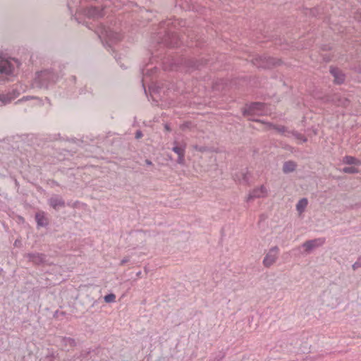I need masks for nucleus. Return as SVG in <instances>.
Listing matches in <instances>:
<instances>
[{
  "instance_id": "24",
  "label": "nucleus",
  "mask_w": 361,
  "mask_h": 361,
  "mask_svg": "<svg viewBox=\"0 0 361 361\" xmlns=\"http://www.w3.org/2000/svg\"><path fill=\"white\" fill-rule=\"evenodd\" d=\"M142 136V133H141V132H140V131H137V132L136 133V137H137V138H140Z\"/></svg>"
},
{
  "instance_id": "9",
  "label": "nucleus",
  "mask_w": 361,
  "mask_h": 361,
  "mask_svg": "<svg viewBox=\"0 0 361 361\" xmlns=\"http://www.w3.org/2000/svg\"><path fill=\"white\" fill-rule=\"evenodd\" d=\"M173 151L178 155V162L182 164L184 160L185 149L182 147L176 146L173 148Z\"/></svg>"
},
{
  "instance_id": "19",
  "label": "nucleus",
  "mask_w": 361,
  "mask_h": 361,
  "mask_svg": "<svg viewBox=\"0 0 361 361\" xmlns=\"http://www.w3.org/2000/svg\"><path fill=\"white\" fill-rule=\"evenodd\" d=\"M270 128H273L276 130L277 132L281 133L282 134H285L287 131L286 130L285 127L281 126V127H276L275 126H270Z\"/></svg>"
},
{
  "instance_id": "26",
  "label": "nucleus",
  "mask_w": 361,
  "mask_h": 361,
  "mask_svg": "<svg viewBox=\"0 0 361 361\" xmlns=\"http://www.w3.org/2000/svg\"><path fill=\"white\" fill-rule=\"evenodd\" d=\"M90 353V350L87 351V353L85 355H83V354H81V357H85Z\"/></svg>"
},
{
  "instance_id": "20",
  "label": "nucleus",
  "mask_w": 361,
  "mask_h": 361,
  "mask_svg": "<svg viewBox=\"0 0 361 361\" xmlns=\"http://www.w3.org/2000/svg\"><path fill=\"white\" fill-rule=\"evenodd\" d=\"M295 138L298 140V142H306L307 139L302 135L294 134Z\"/></svg>"
},
{
  "instance_id": "25",
  "label": "nucleus",
  "mask_w": 361,
  "mask_h": 361,
  "mask_svg": "<svg viewBox=\"0 0 361 361\" xmlns=\"http://www.w3.org/2000/svg\"><path fill=\"white\" fill-rule=\"evenodd\" d=\"M262 105L261 104H254V106L255 108H259V107H261Z\"/></svg>"
},
{
  "instance_id": "3",
  "label": "nucleus",
  "mask_w": 361,
  "mask_h": 361,
  "mask_svg": "<svg viewBox=\"0 0 361 361\" xmlns=\"http://www.w3.org/2000/svg\"><path fill=\"white\" fill-rule=\"evenodd\" d=\"M27 261L35 265H40L46 262V255L39 252H30L24 255Z\"/></svg>"
},
{
  "instance_id": "21",
  "label": "nucleus",
  "mask_w": 361,
  "mask_h": 361,
  "mask_svg": "<svg viewBox=\"0 0 361 361\" xmlns=\"http://www.w3.org/2000/svg\"><path fill=\"white\" fill-rule=\"evenodd\" d=\"M20 245H21V242H20V240H18V239H17V240H15V242H14V246H16V247H19V246H20Z\"/></svg>"
},
{
  "instance_id": "13",
  "label": "nucleus",
  "mask_w": 361,
  "mask_h": 361,
  "mask_svg": "<svg viewBox=\"0 0 361 361\" xmlns=\"http://www.w3.org/2000/svg\"><path fill=\"white\" fill-rule=\"evenodd\" d=\"M267 193V189L264 186H261L259 188L255 190L252 192V196L254 197H260L265 195Z\"/></svg>"
},
{
  "instance_id": "5",
  "label": "nucleus",
  "mask_w": 361,
  "mask_h": 361,
  "mask_svg": "<svg viewBox=\"0 0 361 361\" xmlns=\"http://www.w3.org/2000/svg\"><path fill=\"white\" fill-rule=\"evenodd\" d=\"M331 73L334 78V82L337 84H341L345 80L344 74L336 68H331Z\"/></svg>"
},
{
  "instance_id": "22",
  "label": "nucleus",
  "mask_w": 361,
  "mask_h": 361,
  "mask_svg": "<svg viewBox=\"0 0 361 361\" xmlns=\"http://www.w3.org/2000/svg\"><path fill=\"white\" fill-rule=\"evenodd\" d=\"M129 261L128 258H124L121 261V265L125 264L126 262Z\"/></svg>"
},
{
  "instance_id": "27",
  "label": "nucleus",
  "mask_w": 361,
  "mask_h": 361,
  "mask_svg": "<svg viewBox=\"0 0 361 361\" xmlns=\"http://www.w3.org/2000/svg\"><path fill=\"white\" fill-rule=\"evenodd\" d=\"M146 162H147V164H149V165L152 164V162H151L150 161L147 160V161H146Z\"/></svg>"
},
{
  "instance_id": "17",
  "label": "nucleus",
  "mask_w": 361,
  "mask_h": 361,
  "mask_svg": "<svg viewBox=\"0 0 361 361\" xmlns=\"http://www.w3.org/2000/svg\"><path fill=\"white\" fill-rule=\"evenodd\" d=\"M343 171L348 173H355L358 172V169L355 166H347L343 168Z\"/></svg>"
},
{
  "instance_id": "6",
  "label": "nucleus",
  "mask_w": 361,
  "mask_h": 361,
  "mask_svg": "<svg viewBox=\"0 0 361 361\" xmlns=\"http://www.w3.org/2000/svg\"><path fill=\"white\" fill-rule=\"evenodd\" d=\"M0 72L6 74H11L13 72L12 65L8 61H0Z\"/></svg>"
},
{
  "instance_id": "16",
  "label": "nucleus",
  "mask_w": 361,
  "mask_h": 361,
  "mask_svg": "<svg viewBox=\"0 0 361 361\" xmlns=\"http://www.w3.org/2000/svg\"><path fill=\"white\" fill-rule=\"evenodd\" d=\"M104 300L107 303L114 302L116 301V295L114 293H110L104 296Z\"/></svg>"
},
{
  "instance_id": "1",
  "label": "nucleus",
  "mask_w": 361,
  "mask_h": 361,
  "mask_svg": "<svg viewBox=\"0 0 361 361\" xmlns=\"http://www.w3.org/2000/svg\"><path fill=\"white\" fill-rule=\"evenodd\" d=\"M324 238H319L309 240L303 243L300 247L303 249L302 253L307 255L311 253L315 249L322 247L325 243Z\"/></svg>"
},
{
  "instance_id": "7",
  "label": "nucleus",
  "mask_w": 361,
  "mask_h": 361,
  "mask_svg": "<svg viewBox=\"0 0 361 361\" xmlns=\"http://www.w3.org/2000/svg\"><path fill=\"white\" fill-rule=\"evenodd\" d=\"M49 204L54 209H59L64 207V202L57 197H51Z\"/></svg>"
},
{
  "instance_id": "8",
  "label": "nucleus",
  "mask_w": 361,
  "mask_h": 361,
  "mask_svg": "<svg viewBox=\"0 0 361 361\" xmlns=\"http://www.w3.org/2000/svg\"><path fill=\"white\" fill-rule=\"evenodd\" d=\"M35 219L38 226H44L47 224L44 212H38L35 215Z\"/></svg>"
},
{
  "instance_id": "18",
  "label": "nucleus",
  "mask_w": 361,
  "mask_h": 361,
  "mask_svg": "<svg viewBox=\"0 0 361 361\" xmlns=\"http://www.w3.org/2000/svg\"><path fill=\"white\" fill-rule=\"evenodd\" d=\"M360 267H361V255L358 257L357 261L352 265L353 270H356Z\"/></svg>"
},
{
  "instance_id": "29",
  "label": "nucleus",
  "mask_w": 361,
  "mask_h": 361,
  "mask_svg": "<svg viewBox=\"0 0 361 361\" xmlns=\"http://www.w3.org/2000/svg\"><path fill=\"white\" fill-rule=\"evenodd\" d=\"M142 232V230H138L136 231V233H141Z\"/></svg>"
},
{
  "instance_id": "28",
  "label": "nucleus",
  "mask_w": 361,
  "mask_h": 361,
  "mask_svg": "<svg viewBox=\"0 0 361 361\" xmlns=\"http://www.w3.org/2000/svg\"><path fill=\"white\" fill-rule=\"evenodd\" d=\"M243 179L244 180H246V176H245V174H243Z\"/></svg>"
},
{
  "instance_id": "12",
  "label": "nucleus",
  "mask_w": 361,
  "mask_h": 361,
  "mask_svg": "<svg viewBox=\"0 0 361 361\" xmlns=\"http://www.w3.org/2000/svg\"><path fill=\"white\" fill-rule=\"evenodd\" d=\"M296 164L293 161H287L284 164L283 170L285 173L292 172L295 169Z\"/></svg>"
},
{
  "instance_id": "15",
  "label": "nucleus",
  "mask_w": 361,
  "mask_h": 361,
  "mask_svg": "<svg viewBox=\"0 0 361 361\" xmlns=\"http://www.w3.org/2000/svg\"><path fill=\"white\" fill-rule=\"evenodd\" d=\"M87 15L89 17L95 18V17L101 16L102 13H101V12L97 8H90L88 10Z\"/></svg>"
},
{
  "instance_id": "2",
  "label": "nucleus",
  "mask_w": 361,
  "mask_h": 361,
  "mask_svg": "<svg viewBox=\"0 0 361 361\" xmlns=\"http://www.w3.org/2000/svg\"><path fill=\"white\" fill-rule=\"evenodd\" d=\"M279 255V249L277 246L271 247L263 259V265L267 268L272 266L277 260Z\"/></svg>"
},
{
  "instance_id": "10",
  "label": "nucleus",
  "mask_w": 361,
  "mask_h": 361,
  "mask_svg": "<svg viewBox=\"0 0 361 361\" xmlns=\"http://www.w3.org/2000/svg\"><path fill=\"white\" fill-rule=\"evenodd\" d=\"M61 343L63 346H71L74 347L76 345V342L74 338H69V337H61Z\"/></svg>"
},
{
  "instance_id": "23",
  "label": "nucleus",
  "mask_w": 361,
  "mask_h": 361,
  "mask_svg": "<svg viewBox=\"0 0 361 361\" xmlns=\"http://www.w3.org/2000/svg\"><path fill=\"white\" fill-rule=\"evenodd\" d=\"M47 357H52L54 358L55 357V354H54V352L53 350H51L48 355H47Z\"/></svg>"
},
{
  "instance_id": "4",
  "label": "nucleus",
  "mask_w": 361,
  "mask_h": 361,
  "mask_svg": "<svg viewBox=\"0 0 361 361\" xmlns=\"http://www.w3.org/2000/svg\"><path fill=\"white\" fill-rule=\"evenodd\" d=\"M252 63L258 67L264 68H271L272 66H274L276 63L274 59L269 57L267 58L266 56L256 57L252 60Z\"/></svg>"
},
{
  "instance_id": "14",
  "label": "nucleus",
  "mask_w": 361,
  "mask_h": 361,
  "mask_svg": "<svg viewBox=\"0 0 361 361\" xmlns=\"http://www.w3.org/2000/svg\"><path fill=\"white\" fill-rule=\"evenodd\" d=\"M343 162L347 164H354L356 166L360 165V161L351 156H346L344 157Z\"/></svg>"
},
{
  "instance_id": "11",
  "label": "nucleus",
  "mask_w": 361,
  "mask_h": 361,
  "mask_svg": "<svg viewBox=\"0 0 361 361\" xmlns=\"http://www.w3.org/2000/svg\"><path fill=\"white\" fill-rule=\"evenodd\" d=\"M308 204V201L306 198L301 199L296 205V209L299 213H302L304 212L305 209L307 207Z\"/></svg>"
}]
</instances>
